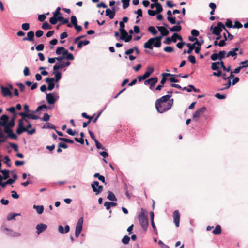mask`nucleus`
<instances>
[{
	"label": "nucleus",
	"mask_w": 248,
	"mask_h": 248,
	"mask_svg": "<svg viewBox=\"0 0 248 248\" xmlns=\"http://www.w3.org/2000/svg\"><path fill=\"white\" fill-rule=\"evenodd\" d=\"M157 28L160 32L161 36L151 38L149 39L144 45V47L150 49H153L154 46L155 47H160L161 45V39L163 36H167L169 33V31L163 26H157Z\"/></svg>",
	"instance_id": "nucleus-1"
},
{
	"label": "nucleus",
	"mask_w": 248,
	"mask_h": 248,
	"mask_svg": "<svg viewBox=\"0 0 248 248\" xmlns=\"http://www.w3.org/2000/svg\"><path fill=\"white\" fill-rule=\"evenodd\" d=\"M138 219L143 230L146 232L147 230L149 225L148 218L146 211L143 208L141 209V212L138 216Z\"/></svg>",
	"instance_id": "nucleus-2"
},
{
	"label": "nucleus",
	"mask_w": 248,
	"mask_h": 248,
	"mask_svg": "<svg viewBox=\"0 0 248 248\" xmlns=\"http://www.w3.org/2000/svg\"><path fill=\"white\" fill-rule=\"evenodd\" d=\"M173 104V99L169 100L168 103L163 104H155V108L157 111L162 113L171 108Z\"/></svg>",
	"instance_id": "nucleus-3"
},
{
	"label": "nucleus",
	"mask_w": 248,
	"mask_h": 248,
	"mask_svg": "<svg viewBox=\"0 0 248 248\" xmlns=\"http://www.w3.org/2000/svg\"><path fill=\"white\" fill-rule=\"evenodd\" d=\"M28 113L24 112H20L19 115L22 117V118L19 120L18 127L16 129V133L18 135L21 134L25 131L27 130V128H25L24 126L23 120H25V118H28Z\"/></svg>",
	"instance_id": "nucleus-4"
},
{
	"label": "nucleus",
	"mask_w": 248,
	"mask_h": 248,
	"mask_svg": "<svg viewBox=\"0 0 248 248\" xmlns=\"http://www.w3.org/2000/svg\"><path fill=\"white\" fill-rule=\"evenodd\" d=\"M224 29H225V26L220 22H218L216 26L213 27V26H212L210 28V30H213L212 33L216 35H219L222 30Z\"/></svg>",
	"instance_id": "nucleus-5"
},
{
	"label": "nucleus",
	"mask_w": 248,
	"mask_h": 248,
	"mask_svg": "<svg viewBox=\"0 0 248 248\" xmlns=\"http://www.w3.org/2000/svg\"><path fill=\"white\" fill-rule=\"evenodd\" d=\"M60 50H63V56H64V59L70 60H73L74 59L73 55L72 53H69L68 50L63 46L57 47L56 50V53L57 55H59V54L60 53L59 52V51Z\"/></svg>",
	"instance_id": "nucleus-6"
},
{
	"label": "nucleus",
	"mask_w": 248,
	"mask_h": 248,
	"mask_svg": "<svg viewBox=\"0 0 248 248\" xmlns=\"http://www.w3.org/2000/svg\"><path fill=\"white\" fill-rule=\"evenodd\" d=\"M91 187L93 191L95 193L96 195L101 193L103 189V186L101 185H99V182L97 181H94L91 184Z\"/></svg>",
	"instance_id": "nucleus-7"
},
{
	"label": "nucleus",
	"mask_w": 248,
	"mask_h": 248,
	"mask_svg": "<svg viewBox=\"0 0 248 248\" xmlns=\"http://www.w3.org/2000/svg\"><path fill=\"white\" fill-rule=\"evenodd\" d=\"M58 21H62L61 24H66L68 23L69 20L62 16H58L57 19H55L54 17H51L49 19L50 23L52 25L56 24Z\"/></svg>",
	"instance_id": "nucleus-8"
},
{
	"label": "nucleus",
	"mask_w": 248,
	"mask_h": 248,
	"mask_svg": "<svg viewBox=\"0 0 248 248\" xmlns=\"http://www.w3.org/2000/svg\"><path fill=\"white\" fill-rule=\"evenodd\" d=\"M83 222V218L82 217L80 218L76 225V230H75V236L77 238H78L79 236V235L82 231Z\"/></svg>",
	"instance_id": "nucleus-9"
},
{
	"label": "nucleus",
	"mask_w": 248,
	"mask_h": 248,
	"mask_svg": "<svg viewBox=\"0 0 248 248\" xmlns=\"http://www.w3.org/2000/svg\"><path fill=\"white\" fill-rule=\"evenodd\" d=\"M206 108L205 107H202L199 108L197 111L193 114V119L197 121L198 119L202 115V114L206 111Z\"/></svg>",
	"instance_id": "nucleus-10"
},
{
	"label": "nucleus",
	"mask_w": 248,
	"mask_h": 248,
	"mask_svg": "<svg viewBox=\"0 0 248 248\" xmlns=\"http://www.w3.org/2000/svg\"><path fill=\"white\" fill-rule=\"evenodd\" d=\"M3 127H4V132L7 134V137L14 140H16L17 138V136L13 132V130L11 129V127H8L6 126V125L3 126Z\"/></svg>",
	"instance_id": "nucleus-11"
},
{
	"label": "nucleus",
	"mask_w": 248,
	"mask_h": 248,
	"mask_svg": "<svg viewBox=\"0 0 248 248\" xmlns=\"http://www.w3.org/2000/svg\"><path fill=\"white\" fill-rule=\"evenodd\" d=\"M0 87L1 94L3 97H12V93L9 88H8L7 87L4 86L3 85H0Z\"/></svg>",
	"instance_id": "nucleus-12"
},
{
	"label": "nucleus",
	"mask_w": 248,
	"mask_h": 248,
	"mask_svg": "<svg viewBox=\"0 0 248 248\" xmlns=\"http://www.w3.org/2000/svg\"><path fill=\"white\" fill-rule=\"evenodd\" d=\"M70 62L69 61L62 62V63H57L53 66L54 71H57L59 69H62L65 67L69 66Z\"/></svg>",
	"instance_id": "nucleus-13"
},
{
	"label": "nucleus",
	"mask_w": 248,
	"mask_h": 248,
	"mask_svg": "<svg viewBox=\"0 0 248 248\" xmlns=\"http://www.w3.org/2000/svg\"><path fill=\"white\" fill-rule=\"evenodd\" d=\"M180 214L178 210H175L173 213V222L176 227H179Z\"/></svg>",
	"instance_id": "nucleus-14"
},
{
	"label": "nucleus",
	"mask_w": 248,
	"mask_h": 248,
	"mask_svg": "<svg viewBox=\"0 0 248 248\" xmlns=\"http://www.w3.org/2000/svg\"><path fill=\"white\" fill-rule=\"evenodd\" d=\"M158 78L157 77L150 78L144 81L146 85H150V89H152V87L157 82Z\"/></svg>",
	"instance_id": "nucleus-15"
},
{
	"label": "nucleus",
	"mask_w": 248,
	"mask_h": 248,
	"mask_svg": "<svg viewBox=\"0 0 248 248\" xmlns=\"http://www.w3.org/2000/svg\"><path fill=\"white\" fill-rule=\"evenodd\" d=\"M171 97V95H166L161 98L158 99L155 101V104H163L166 103L169 100L170 98Z\"/></svg>",
	"instance_id": "nucleus-16"
},
{
	"label": "nucleus",
	"mask_w": 248,
	"mask_h": 248,
	"mask_svg": "<svg viewBox=\"0 0 248 248\" xmlns=\"http://www.w3.org/2000/svg\"><path fill=\"white\" fill-rule=\"evenodd\" d=\"M47 226L43 223H40L37 225L36 228L37 229V233L40 234L42 232L45 231L47 229Z\"/></svg>",
	"instance_id": "nucleus-17"
},
{
	"label": "nucleus",
	"mask_w": 248,
	"mask_h": 248,
	"mask_svg": "<svg viewBox=\"0 0 248 248\" xmlns=\"http://www.w3.org/2000/svg\"><path fill=\"white\" fill-rule=\"evenodd\" d=\"M46 83L48 84L47 89L48 90H52L55 87V84L54 83V78H46L45 79Z\"/></svg>",
	"instance_id": "nucleus-18"
},
{
	"label": "nucleus",
	"mask_w": 248,
	"mask_h": 248,
	"mask_svg": "<svg viewBox=\"0 0 248 248\" xmlns=\"http://www.w3.org/2000/svg\"><path fill=\"white\" fill-rule=\"evenodd\" d=\"M120 39L124 40L125 42H129L132 39V36L131 35H128L127 31H125V33H121Z\"/></svg>",
	"instance_id": "nucleus-19"
},
{
	"label": "nucleus",
	"mask_w": 248,
	"mask_h": 248,
	"mask_svg": "<svg viewBox=\"0 0 248 248\" xmlns=\"http://www.w3.org/2000/svg\"><path fill=\"white\" fill-rule=\"evenodd\" d=\"M106 15L108 16L110 19H113L115 15V9L114 7L112 8V10L110 9H107L106 10Z\"/></svg>",
	"instance_id": "nucleus-20"
},
{
	"label": "nucleus",
	"mask_w": 248,
	"mask_h": 248,
	"mask_svg": "<svg viewBox=\"0 0 248 248\" xmlns=\"http://www.w3.org/2000/svg\"><path fill=\"white\" fill-rule=\"evenodd\" d=\"M168 16L167 17L168 20L172 24H175L176 23V17L172 16V13L170 10H168L167 12Z\"/></svg>",
	"instance_id": "nucleus-21"
},
{
	"label": "nucleus",
	"mask_w": 248,
	"mask_h": 248,
	"mask_svg": "<svg viewBox=\"0 0 248 248\" xmlns=\"http://www.w3.org/2000/svg\"><path fill=\"white\" fill-rule=\"evenodd\" d=\"M46 99L47 103L49 104H53L56 101L53 95L51 93H48L46 94Z\"/></svg>",
	"instance_id": "nucleus-22"
},
{
	"label": "nucleus",
	"mask_w": 248,
	"mask_h": 248,
	"mask_svg": "<svg viewBox=\"0 0 248 248\" xmlns=\"http://www.w3.org/2000/svg\"><path fill=\"white\" fill-rule=\"evenodd\" d=\"M9 120V117L6 115H2L0 118V126H5Z\"/></svg>",
	"instance_id": "nucleus-23"
},
{
	"label": "nucleus",
	"mask_w": 248,
	"mask_h": 248,
	"mask_svg": "<svg viewBox=\"0 0 248 248\" xmlns=\"http://www.w3.org/2000/svg\"><path fill=\"white\" fill-rule=\"evenodd\" d=\"M34 33L33 31H30L27 33V36L23 38V41H33L34 40Z\"/></svg>",
	"instance_id": "nucleus-24"
},
{
	"label": "nucleus",
	"mask_w": 248,
	"mask_h": 248,
	"mask_svg": "<svg viewBox=\"0 0 248 248\" xmlns=\"http://www.w3.org/2000/svg\"><path fill=\"white\" fill-rule=\"evenodd\" d=\"M70 230L69 226L67 225L65 226L64 229L63 226L60 225L58 226V231L62 234H64L67 233Z\"/></svg>",
	"instance_id": "nucleus-25"
},
{
	"label": "nucleus",
	"mask_w": 248,
	"mask_h": 248,
	"mask_svg": "<svg viewBox=\"0 0 248 248\" xmlns=\"http://www.w3.org/2000/svg\"><path fill=\"white\" fill-rule=\"evenodd\" d=\"M108 195L107 196V198L108 200L112 201H117V199L112 192L108 191Z\"/></svg>",
	"instance_id": "nucleus-26"
},
{
	"label": "nucleus",
	"mask_w": 248,
	"mask_h": 248,
	"mask_svg": "<svg viewBox=\"0 0 248 248\" xmlns=\"http://www.w3.org/2000/svg\"><path fill=\"white\" fill-rule=\"evenodd\" d=\"M173 75H172L170 73H162V79L160 82L161 84L163 85L165 84V83L166 82V80H167L166 77L173 76Z\"/></svg>",
	"instance_id": "nucleus-27"
},
{
	"label": "nucleus",
	"mask_w": 248,
	"mask_h": 248,
	"mask_svg": "<svg viewBox=\"0 0 248 248\" xmlns=\"http://www.w3.org/2000/svg\"><path fill=\"white\" fill-rule=\"evenodd\" d=\"M213 233L215 235H219L221 233V228L219 225H217L213 231Z\"/></svg>",
	"instance_id": "nucleus-28"
},
{
	"label": "nucleus",
	"mask_w": 248,
	"mask_h": 248,
	"mask_svg": "<svg viewBox=\"0 0 248 248\" xmlns=\"http://www.w3.org/2000/svg\"><path fill=\"white\" fill-rule=\"evenodd\" d=\"M182 29V27L180 25H176L170 28V31L171 32H179Z\"/></svg>",
	"instance_id": "nucleus-29"
},
{
	"label": "nucleus",
	"mask_w": 248,
	"mask_h": 248,
	"mask_svg": "<svg viewBox=\"0 0 248 248\" xmlns=\"http://www.w3.org/2000/svg\"><path fill=\"white\" fill-rule=\"evenodd\" d=\"M0 172L2 173L3 175V179L6 180L9 177V170L7 169H4L0 171Z\"/></svg>",
	"instance_id": "nucleus-30"
},
{
	"label": "nucleus",
	"mask_w": 248,
	"mask_h": 248,
	"mask_svg": "<svg viewBox=\"0 0 248 248\" xmlns=\"http://www.w3.org/2000/svg\"><path fill=\"white\" fill-rule=\"evenodd\" d=\"M94 177L97 178L99 180L101 181L102 182L104 183L105 184H106V183L105 182V177L99 174L98 173H96L93 175Z\"/></svg>",
	"instance_id": "nucleus-31"
},
{
	"label": "nucleus",
	"mask_w": 248,
	"mask_h": 248,
	"mask_svg": "<svg viewBox=\"0 0 248 248\" xmlns=\"http://www.w3.org/2000/svg\"><path fill=\"white\" fill-rule=\"evenodd\" d=\"M33 208L36 210L37 212L39 214H41L44 211V207L42 205H34Z\"/></svg>",
	"instance_id": "nucleus-32"
},
{
	"label": "nucleus",
	"mask_w": 248,
	"mask_h": 248,
	"mask_svg": "<svg viewBox=\"0 0 248 248\" xmlns=\"http://www.w3.org/2000/svg\"><path fill=\"white\" fill-rule=\"evenodd\" d=\"M90 43V41L88 40L81 41L78 42V47L80 49L82 48L83 45H87Z\"/></svg>",
	"instance_id": "nucleus-33"
},
{
	"label": "nucleus",
	"mask_w": 248,
	"mask_h": 248,
	"mask_svg": "<svg viewBox=\"0 0 248 248\" xmlns=\"http://www.w3.org/2000/svg\"><path fill=\"white\" fill-rule=\"evenodd\" d=\"M186 46L188 47V50L186 51V53L187 54H190L191 53L193 50L194 49L195 47V45H194V43L192 44H191L190 43H187L186 44Z\"/></svg>",
	"instance_id": "nucleus-34"
},
{
	"label": "nucleus",
	"mask_w": 248,
	"mask_h": 248,
	"mask_svg": "<svg viewBox=\"0 0 248 248\" xmlns=\"http://www.w3.org/2000/svg\"><path fill=\"white\" fill-rule=\"evenodd\" d=\"M31 127V123H29L28 124V125H27V126L26 127H25V128H27V130H26V131L29 134H30V135H32V134H34L35 132V128H33V129H32L31 130H28L29 128H30ZM24 132H25V131Z\"/></svg>",
	"instance_id": "nucleus-35"
},
{
	"label": "nucleus",
	"mask_w": 248,
	"mask_h": 248,
	"mask_svg": "<svg viewBox=\"0 0 248 248\" xmlns=\"http://www.w3.org/2000/svg\"><path fill=\"white\" fill-rule=\"evenodd\" d=\"M54 74H55V78L54 79V81L56 82H58L60 79L61 78H62V74L61 73L59 72V71H54Z\"/></svg>",
	"instance_id": "nucleus-36"
},
{
	"label": "nucleus",
	"mask_w": 248,
	"mask_h": 248,
	"mask_svg": "<svg viewBox=\"0 0 248 248\" xmlns=\"http://www.w3.org/2000/svg\"><path fill=\"white\" fill-rule=\"evenodd\" d=\"M61 8L58 7L57 8L56 11L53 13V16L52 17H54L55 19H57L58 16H59V15H62V14L60 13Z\"/></svg>",
	"instance_id": "nucleus-37"
},
{
	"label": "nucleus",
	"mask_w": 248,
	"mask_h": 248,
	"mask_svg": "<svg viewBox=\"0 0 248 248\" xmlns=\"http://www.w3.org/2000/svg\"><path fill=\"white\" fill-rule=\"evenodd\" d=\"M55 126L50 123H47L44 124L43 128L55 129Z\"/></svg>",
	"instance_id": "nucleus-38"
},
{
	"label": "nucleus",
	"mask_w": 248,
	"mask_h": 248,
	"mask_svg": "<svg viewBox=\"0 0 248 248\" xmlns=\"http://www.w3.org/2000/svg\"><path fill=\"white\" fill-rule=\"evenodd\" d=\"M18 215H20V214H17V213H10L7 216V219L9 221L11 220L14 219V218L16 216H18Z\"/></svg>",
	"instance_id": "nucleus-39"
},
{
	"label": "nucleus",
	"mask_w": 248,
	"mask_h": 248,
	"mask_svg": "<svg viewBox=\"0 0 248 248\" xmlns=\"http://www.w3.org/2000/svg\"><path fill=\"white\" fill-rule=\"evenodd\" d=\"M120 25V29H119V31L120 32V33H125V31L126 30L124 29L125 28V25L123 22H120L119 23Z\"/></svg>",
	"instance_id": "nucleus-40"
},
{
	"label": "nucleus",
	"mask_w": 248,
	"mask_h": 248,
	"mask_svg": "<svg viewBox=\"0 0 248 248\" xmlns=\"http://www.w3.org/2000/svg\"><path fill=\"white\" fill-rule=\"evenodd\" d=\"M219 62L212 63L211 68L213 70H218L219 69Z\"/></svg>",
	"instance_id": "nucleus-41"
},
{
	"label": "nucleus",
	"mask_w": 248,
	"mask_h": 248,
	"mask_svg": "<svg viewBox=\"0 0 248 248\" xmlns=\"http://www.w3.org/2000/svg\"><path fill=\"white\" fill-rule=\"evenodd\" d=\"M58 140L60 141H62L63 142H65L66 143H69L71 144L74 143V141L72 140L67 139V138H59Z\"/></svg>",
	"instance_id": "nucleus-42"
},
{
	"label": "nucleus",
	"mask_w": 248,
	"mask_h": 248,
	"mask_svg": "<svg viewBox=\"0 0 248 248\" xmlns=\"http://www.w3.org/2000/svg\"><path fill=\"white\" fill-rule=\"evenodd\" d=\"M200 41H198L197 39L196 40V41L194 43V45H195V46L196 45L198 46H201L202 44H203L204 40L202 39V36H200Z\"/></svg>",
	"instance_id": "nucleus-43"
},
{
	"label": "nucleus",
	"mask_w": 248,
	"mask_h": 248,
	"mask_svg": "<svg viewBox=\"0 0 248 248\" xmlns=\"http://www.w3.org/2000/svg\"><path fill=\"white\" fill-rule=\"evenodd\" d=\"M130 0H122L123 9L127 8L129 5Z\"/></svg>",
	"instance_id": "nucleus-44"
},
{
	"label": "nucleus",
	"mask_w": 248,
	"mask_h": 248,
	"mask_svg": "<svg viewBox=\"0 0 248 248\" xmlns=\"http://www.w3.org/2000/svg\"><path fill=\"white\" fill-rule=\"evenodd\" d=\"M8 235L11 237H19L21 235L20 233L18 232H13L12 230L10 231V232L8 234Z\"/></svg>",
	"instance_id": "nucleus-45"
},
{
	"label": "nucleus",
	"mask_w": 248,
	"mask_h": 248,
	"mask_svg": "<svg viewBox=\"0 0 248 248\" xmlns=\"http://www.w3.org/2000/svg\"><path fill=\"white\" fill-rule=\"evenodd\" d=\"M148 31H150L153 35H155L157 33V31L153 26H150L148 28Z\"/></svg>",
	"instance_id": "nucleus-46"
},
{
	"label": "nucleus",
	"mask_w": 248,
	"mask_h": 248,
	"mask_svg": "<svg viewBox=\"0 0 248 248\" xmlns=\"http://www.w3.org/2000/svg\"><path fill=\"white\" fill-rule=\"evenodd\" d=\"M164 51L166 52L171 53L174 51V48L172 46H167L164 48Z\"/></svg>",
	"instance_id": "nucleus-47"
},
{
	"label": "nucleus",
	"mask_w": 248,
	"mask_h": 248,
	"mask_svg": "<svg viewBox=\"0 0 248 248\" xmlns=\"http://www.w3.org/2000/svg\"><path fill=\"white\" fill-rule=\"evenodd\" d=\"M188 60L192 64H195L196 62V58L193 55H189L188 57Z\"/></svg>",
	"instance_id": "nucleus-48"
},
{
	"label": "nucleus",
	"mask_w": 248,
	"mask_h": 248,
	"mask_svg": "<svg viewBox=\"0 0 248 248\" xmlns=\"http://www.w3.org/2000/svg\"><path fill=\"white\" fill-rule=\"evenodd\" d=\"M42 28L44 30L50 29L52 27L47 22H45L42 24Z\"/></svg>",
	"instance_id": "nucleus-49"
},
{
	"label": "nucleus",
	"mask_w": 248,
	"mask_h": 248,
	"mask_svg": "<svg viewBox=\"0 0 248 248\" xmlns=\"http://www.w3.org/2000/svg\"><path fill=\"white\" fill-rule=\"evenodd\" d=\"M156 10L155 11L156 12V13H160L163 11V8L162 7L161 4L160 3H158L157 4V6H156Z\"/></svg>",
	"instance_id": "nucleus-50"
},
{
	"label": "nucleus",
	"mask_w": 248,
	"mask_h": 248,
	"mask_svg": "<svg viewBox=\"0 0 248 248\" xmlns=\"http://www.w3.org/2000/svg\"><path fill=\"white\" fill-rule=\"evenodd\" d=\"M130 241V237L125 235L122 239V241L124 244H127Z\"/></svg>",
	"instance_id": "nucleus-51"
},
{
	"label": "nucleus",
	"mask_w": 248,
	"mask_h": 248,
	"mask_svg": "<svg viewBox=\"0 0 248 248\" xmlns=\"http://www.w3.org/2000/svg\"><path fill=\"white\" fill-rule=\"evenodd\" d=\"M71 24L72 25H73L74 26L76 25V24H77V17L75 16L74 15H73L71 16Z\"/></svg>",
	"instance_id": "nucleus-52"
},
{
	"label": "nucleus",
	"mask_w": 248,
	"mask_h": 248,
	"mask_svg": "<svg viewBox=\"0 0 248 248\" xmlns=\"http://www.w3.org/2000/svg\"><path fill=\"white\" fill-rule=\"evenodd\" d=\"M225 25L228 28H233L232 22L229 19H227Z\"/></svg>",
	"instance_id": "nucleus-53"
},
{
	"label": "nucleus",
	"mask_w": 248,
	"mask_h": 248,
	"mask_svg": "<svg viewBox=\"0 0 248 248\" xmlns=\"http://www.w3.org/2000/svg\"><path fill=\"white\" fill-rule=\"evenodd\" d=\"M226 52L225 51H219L218 55V59L221 60L222 59L225 58Z\"/></svg>",
	"instance_id": "nucleus-54"
},
{
	"label": "nucleus",
	"mask_w": 248,
	"mask_h": 248,
	"mask_svg": "<svg viewBox=\"0 0 248 248\" xmlns=\"http://www.w3.org/2000/svg\"><path fill=\"white\" fill-rule=\"evenodd\" d=\"M243 27L242 24L238 21L234 22V24L233 25V28H241Z\"/></svg>",
	"instance_id": "nucleus-55"
},
{
	"label": "nucleus",
	"mask_w": 248,
	"mask_h": 248,
	"mask_svg": "<svg viewBox=\"0 0 248 248\" xmlns=\"http://www.w3.org/2000/svg\"><path fill=\"white\" fill-rule=\"evenodd\" d=\"M237 55V53L234 52V51L232 50V49L230 50L229 52H228L226 57H228L230 56L232 57H235V58H236V56Z\"/></svg>",
	"instance_id": "nucleus-56"
},
{
	"label": "nucleus",
	"mask_w": 248,
	"mask_h": 248,
	"mask_svg": "<svg viewBox=\"0 0 248 248\" xmlns=\"http://www.w3.org/2000/svg\"><path fill=\"white\" fill-rule=\"evenodd\" d=\"M239 64L242 68L247 67H248V60H245L244 61L241 62Z\"/></svg>",
	"instance_id": "nucleus-57"
},
{
	"label": "nucleus",
	"mask_w": 248,
	"mask_h": 248,
	"mask_svg": "<svg viewBox=\"0 0 248 248\" xmlns=\"http://www.w3.org/2000/svg\"><path fill=\"white\" fill-rule=\"evenodd\" d=\"M215 96L217 98V99H225L226 97V94H220L218 93H217L215 95Z\"/></svg>",
	"instance_id": "nucleus-58"
},
{
	"label": "nucleus",
	"mask_w": 248,
	"mask_h": 248,
	"mask_svg": "<svg viewBox=\"0 0 248 248\" xmlns=\"http://www.w3.org/2000/svg\"><path fill=\"white\" fill-rule=\"evenodd\" d=\"M16 85L19 87V90L21 92H24L25 89V85L22 83H17Z\"/></svg>",
	"instance_id": "nucleus-59"
},
{
	"label": "nucleus",
	"mask_w": 248,
	"mask_h": 248,
	"mask_svg": "<svg viewBox=\"0 0 248 248\" xmlns=\"http://www.w3.org/2000/svg\"><path fill=\"white\" fill-rule=\"evenodd\" d=\"M94 142L95 143L96 147L98 149H105V148L102 146V145L97 141V140H95V141H94Z\"/></svg>",
	"instance_id": "nucleus-60"
},
{
	"label": "nucleus",
	"mask_w": 248,
	"mask_h": 248,
	"mask_svg": "<svg viewBox=\"0 0 248 248\" xmlns=\"http://www.w3.org/2000/svg\"><path fill=\"white\" fill-rule=\"evenodd\" d=\"M50 119V116L47 113H45L44 116L41 118L43 121H48Z\"/></svg>",
	"instance_id": "nucleus-61"
},
{
	"label": "nucleus",
	"mask_w": 248,
	"mask_h": 248,
	"mask_svg": "<svg viewBox=\"0 0 248 248\" xmlns=\"http://www.w3.org/2000/svg\"><path fill=\"white\" fill-rule=\"evenodd\" d=\"M15 125V121L13 120H10L9 122H8L6 124V126L10 127H13Z\"/></svg>",
	"instance_id": "nucleus-62"
},
{
	"label": "nucleus",
	"mask_w": 248,
	"mask_h": 248,
	"mask_svg": "<svg viewBox=\"0 0 248 248\" xmlns=\"http://www.w3.org/2000/svg\"><path fill=\"white\" fill-rule=\"evenodd\" d=\"M28 118L33 119V120H37V119H39L40 118L39 116H38L37 115H33L32 114H29Z\"/></svg>",
	"instance_id": "nucleus-63"
},
{
	"label": "nucleus",
	"mask_w": 248,
	"mask_h": 248,
	"mask_svg": "<svg viewBox=\"0 0 248 248\" xmlns=\"http://www.w3.org/2000/svg\"><path fill=\"white\" fill-rule=\"evenodd\" d=\"M21 27H22V28L23 30H24L25 31H27L30 28V25H29V23H23Z\"/></svg>",
	"instance_id": "nucleus-64"
}]
</instances>
